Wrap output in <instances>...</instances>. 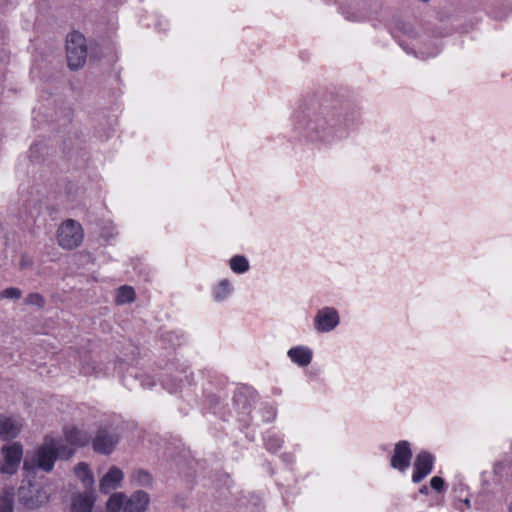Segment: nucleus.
I'll use <instances>...</instances> for the list:
<instances>
[{"instance_id": "9d476101", "label": "nucleus", "mask_w": 512, "mask_h": 512, "mask_svg": "<svg viewBox=\"0 0 512 512\" xmlns=\"http://www.w3.org/2000/svg\"><path fill=\"white\" fill-rule=\"evenodd\" d=\"M22 422L14 416L0 415V439L9 440L16 438L21 429Z\"/></svg>"}, {"instance_id": "2eb2a0df", "label": "nucleus", "mask_w": 512, "mask_h": 512, "mask_svg": "<svg viewBox=\"0 0 512 512\" xmlns=\"http://www.w3.org/2000/svg\"><path fill=\"white\" fill-rule=\"evenodd\" d=\"M80 373L84 376L98 377L105 374L101 363L91 356H85L81 361Z\"/></svg>"}, {"instance_id": "bb28decb", "label": "nucleus", "mask_w": 512, "mask_h": 512, "mask_svg": "<svg viewBox=\"0 0 512 512\" xmlns=\"http://www.w3.org/2000/svg\"><path fill=\"white\" fill-rule=\"evenodd\" d=\"M430 486L436 491H441L444 487V480L441 477L434 476L430 480Z\"/></svg>"}, {"instance_id": "b1692460", "label": "nucleus", "mask_w": 512, "mask_h": 512, "mask_svg": "<svg viewBox=\"0 0 512 512\" xmlns=\"http://www.w3.org/2000/svg\"><path fill=\"white\" fill-rule=\"evenodd\" d=\"M24 303L26 305L35 306L39 309H42L45 306L46 302H45L44 297L40 293L33 292V293H29L25 297Z\"/></svg>"}, {"instance_id": "20e7f679", "label": "nucleus", "mask_w": 512, "mask_h": 512, "mask_svg": "<svg viewBox=\"0 0 512 512\" xmlns=\"http://www.w3.org/2000/svg\"><path fill=\"white\" fill-rule=\"evenodd\" d=\"M49 493L44 487L32 484L21 486L18 490V500L28 509H38L49 501Z\"/></svg>"}, {"instance_id": "7c9ffc66", "label": "nucleus", "mask_w": 512, "mask_h": 512, "mask_svg": "<svg viewBox=\"0 0 512 512\" xmlns=\"http://www.w3.org/2000/svg\"><path fill=\"white\" fill-rule=\"evenodd\" d=\"M508 512H512V501L510 502V504L508 506Z\"/></svg>"}, {"instance_id": "c756f323", "label": "nucleus", "mask_w": 512, "mask_h": 512, "mask_svg": "<svg viewBox=\"0 0 512 512\" xmlns=\"http://www.w3.org/2000/svg\"><path fill=\"white\" fill-rule=\"evenodd\" d=\"M465 505L469 508L470 507V500L469 499H465L464 501Z\"/></svg>"}, {"instance_id": "4be33fe9", "label": "nucleus", "mask_w": 512, "mask_h": 512, "mask_svg": "<svg viewBox=\"0 0 512 512\" xmlns=\"http://www.w3.org/2000/svg\"><path fill=\"white\" fill-rule=\"evenodd\" d=\"M232 292V286L228 280H222L215 288V299L221 301Z\"/></svg>"}, {"instance_id": "4468645a", "label": "nucleus", "mask_w": 512, "mask_h": 512, "mask_svg": "<svg viewBox=\"0 0 512 512\" xmlns=\"http://www.w3.org/2000/svg\"><path fill=\"white\" fill-rule=\"evenodd\" d=\"M287 355L289 358L299 366H308L311 363L312 360V351L303 346H297L291 348Z\"/></svg>"}, {"instance_id": "6ab92c4d", "label": "nucleus", "mask_w": 512, "mask_h": 512, "mask_svg": "<svg viewBox=\"0 0 512 512\" xmlns=\"http://www.w3.org/2000/svg\"><path fill=\"white\" fill-rule=\"evenodd\" d=\"M135 300V291L131 286H121L117 290L116 294V303L119 305H123L126 303H131Z\"/></svg>"}, {"instance_id": "39448f33", "label": "nucleus", "mask_w": 512, "mask_h": 512, "mask_svg": "<svg viewBox=\"0 0 512 512\" xmlns=\"http://www.w3.org/2000/svg\"><path fill=\"white\" fill-rule=\"evenodd\" d=\"M4 463L0 465V472L3 474L13 475L16 473L23 456V447L21 444L14 442L2 447Z\"/></svg>"}, {"instance_id": "f8f14e48", "label": "nucleus", "mask_w": 512, "mask_h": 512, "mask_svg": "<svg viewBox=\"0 0 512 512\" xmlns=\"http://www.w3.org/2000/svg\"><path fill=\"white\" fill-rule=\"evenodd\" d=\"M150 502L148 493L142 490L134 492L129 499H127L123 512H145Z\"/></svg>"}, {"instance_id": "0eeeda50", "label": "nucleus", "mask_w": 512, "mask_h": 512, "mask_svg": "<svg viewBox=\"0 0 512 512\" xmlns=\"http://www.w3.org/2000/svg\"><path fill=\"white\" fill-rule=\"evenodd\" d=\"M339 323V315L334 308L325 307L315 317V328L319 332H329Z\"/></svg>"}, {"instance_id": "f03ea898", "label": "nucleus", "mask_w": 512, "mask_h": 512, "mask_svg": "<svg viewBox=\"0 0 512 512\" xmlns=\"http://www.w3.org/2000/svg\"><path fill=\"white\" fill-rule=\"evenodd\" d=\"M66 55L70 69L77 70L84 65L87 57V48L85 37L79 32H72L68 35L66 41Z\"/></svg>"}, {"instance_id": "dca6fc26", "label": "nucleus", "mask_w": 512, "mask_h": 512, "mask_svg": "<svg viewBox=\"0 0 512 512\" xmlns=\"http://www.w3.org/2000/svg\"><path fill=\"white\" fill-rule=\"evenodd\" d=\"M95 502L92 493L79 494L72 502V512H91Z\"/></svg>"}, {"instance_id": "9b49d317", "label": "nucleus", "mask_w": 512, "mask_h": 512, "mask_svg": "<svg viewBox=\"0 0 512 512\" xmlns=\"http://www.w3.org/2000/svg\"><path fill=\"white\" fill-rule=\"evenodd\" d=\"M123 479L124 474L117 466L110 467L107 473L100 480V491L103 493H109L110 491L117 489L120 487Z\"/></svg>"}, {"instance_id": "f257e3e1", "label": "nucleus", "mask_w": 512, "mask_h": 512, "mask_svg": "<svg viewBox=\"0 0 512 512\" xmlns=\"http://www.w3.org/2000/svg\"><path fill=\"white\" fill-rule=\"evenodd\" d=\"M73 454L74 450L65 445L62 438L47 435L33 453L24 460L23 469L27 472L40 469L48 473L53 470L58 458L69 459Z\"/></svg>"}, {"instance_id": "423d86ee", "label": "nucleus", "mask_w": 512, "mask_h": 512, "mask_svg": "<svg viewBox=\"0 0 512 512\" xmlns=\"http://www.w3.org/2000/svg\"><path fill=\"white\" fill-rule=\"evenodd\" d=\"M411 458L410 444L407 441H400L394 447L391 466L399 471H405L410 465Z\"/></svg>"}, {"instance_id": "aec40b11", "label": "nucleus", "mask_w": 512, "mask_h": 512, "mask_svg": "<svg viewBox=\"0 0 512 512\" xmlns=\"http://www.w3.org/2000/svg\"><path fill=\"white\" fill-rule=\"evenodd\" d=\"M75 474L81 479L85 486H91L94 483L93 476L90 473L88 465L85 463H79L75 467Z\"/></svg>"}, {"instance_id": "5701e85b", "label": "nucleus", "mask_w": 512, "mask_h": 512, "mask_svg": "<svg viewBox=\"0 0 512 512\" xmlns=\"http://www.w3.org/2000/svg\"><path fill=\"white\" fill-rule=\"evenodd\" d=\"M14 497L13 492H6L0 496V512H14Z\"/></svg>"}, {"instance_id": "412c9836", "label": "nucleus", "mask_w": 512, "mask_h": 512, "mask_svg": "<svg viewBox=\"0 0 512 512\" xmlns=\"http://www.w3.org/2000/svg\"><path fill=\"white\" fill-rule=\"evenodd\" d=\"M230 268L235 273H244L249 269V262L244 256L236 255L230 259Z\"/></svg>"}, {"instance_id": "c85d7f7f", "label": "nucleus", "mask_w": 512, "mask_h": 512, "mask_svg": "<svg viewBox=\"0 0 512 512\" xmlns=\"http://www.w3.org/2000/svg\"><path fill=\"white\" fill-rule=\"evenodd\" d=\"M420 493L422 494H428V487L427 486H422L420 488Z\"/></svg>"}, {"instance_id": "6e6552de", "label": "nucleus", "mask_w": 512, "mask_h": 512, "mask_svg": "<svg viewBox=\"0 0 512 512\" xmlns=\"http://www.w3.org/2000/svg\"><path fill=\"white\" fill-rule=\"evenodd\" d=\"M118 443V437L105 429L98 430L93 439V449L101 454H110Z\"/></svg>"}, {"instance_id": "a211bd4d", "label": "nucleus", "mask_w": 512, "mask_h": 512, "mask_svg": "<svg viewBox=\"0 0 512 512\" xmlns=\"http://www.w3.org/2000/svg\"><path fill=\"white\" fill-rule=\"evenodd\" d=\"M127 498L124 493L118 492L112 494L106 504L108 512H120L123 509Z\"/></svg>"}, {"instance_id": "393cba45", "label": "nucleus", "mask_w": 512, "mask_h": 512, "mask_svg": "<svg viewBox=\"0 0 512 512\" xmlns=\"http://www.w3.org/2000/svg\"><path fill=\"white\" fill-rule=\"evenodd\" d=\"M22 297V291L17 287H8L0 291V299L18 300Z\"/></svg>"}, {"instance_id": "1a4fd4ad", "label": "nucleus", "mask_w": 512, "mask_h": 512, "mask_svg": "<svg viewBox=\"0 0 512 512\" xmlns=\"http://www.w3.org/2000/svg\"><path fill=\"white\" fill-rule=\"evenodd\" d=\"M433 461V456L426 451H422L417 455L412 474L413 482H421L432 471Z\"/></svg>"}, {"instance_id": "ddd939ff", "label": "nucleus", "mask_w": 512, "mask_h": 512, "mask_svg": "<svg viewBox=\"0 0 512 512\" xmlns=\"http://www.w3.org/2000/svg\"><path fill=\"white\" fill-rule=\"evenodd\" d=\"M63 433V443L72 448L74 451L75 448L82 447L89 442V436L85 432L75 427H65Z\"/></svg>"}, {"instance_id": "cd10ccee", "label": "nucleus", "mask_w": 512, "mask_h": 512, "mask_svg": "<svg viewBox=\"0 0 512 512\" xmlns=\"http://www.w3.org/2000/svg\"><path fill=\"white\" fill-rule=\"evenodd\" d=\"M32 265H33V260L31 257H29L27 255L21 256L20 263H19L20 269H28V268H31Z\"/></svg>"}, {"instance_id": "f3484780", "label": "nucleus", "mask_w": 512, "mask_h": 512, "mask_svg": "<svg viewBox=\"0 0 512 512\" xmlns=\"http://www.w3.org/2000/svg\"><path fill=\"white\" fill-rule=\"evenodd\" d=\"M130 482L134 486L150 487L153 483V478L148 471L136 469L130 475Z\"/></svg>"}, {"instance_id": "a878e982", "label": "nucleus", "mask_w": 512, "mask_h": 512, "mask_svg": "<svg viewBox=\"0 0 512 512\" xmlns=\"http://www.w3.org/2000/svg\"><path fill=\"white\" fill-rule=\"evenodd\" d=\"M307 132H308V136L312 139V140H323V137L318 135L319 134V131L316 127V125L314 123H309L308 126H307Z\"/></svg>"}, {"instance_id": "7ed1b4c3", "label": "nucleus", "mask_w": 512, "mask_h": 512, "mask_svg": "<svg viewBox=\"0 0 512 512\" xmlns=\"http://www.w3.org/2000/svg\"><path fill=\"white\" fill-rule=\"evenodd\" d=\"M84 238L82 226L75 220L64 221L57 231L58 244L66 250H72L81 245Z\"/></svg>"}]
</instances>
